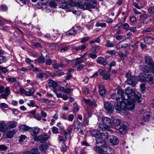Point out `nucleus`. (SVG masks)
<instances>
[{
    "instance_id": "1",
    "label": "nucleus",
    "mask_w": 154,
    "mask_h": 154,
    "mask_svg": "<svg viewBox=\"0 0 154 154\" xmlns=\"http://www.w3.org/2000/svg\"><path fill=\"white\" fill-rule=\"evenodd\" d=\"M103 129L101 131V134L100 135V137L96 139L95 144L96 145L99 144L98 146H101L103 148H106L107 149L108 147V145L105 140L106 139H109L108 132L111 133L112 131L110 129Z\"/></svg>"
},
{
    "instance_id": "2",
    "label": "nucleus",
    "mask_w": 154,
    "mask_h": 154,
    "mask_svg": "<svg viewBox=\"0 0 154 154\" xmlns=\"http://www.w3.org/2000/svg\"><path fill=\"white\" fill-rule=\"evenodd\" d=\"M135 99H129L127 100H123L121 103H119V107L117 108L118 110H133L135 106L134 103Z\"/></svg>"
},
{
    "instance_id": "3",
    "label": "nucleus",
    "mask_w": 154,
    "mask_h": 154,
    "mask_svg": "<svg viewBox=\"0 0 154 154\" xmlns=\"http://www.w3.org/2000/svg\"><path fill=\"white\" fill-rule=\"evenodd\" d=\"M122 98L123 100H127L129 99L134 98V97L137 98L138 102H140L141 94L140 93H138V95H137L133 92L131 87H128L125 89V92L124 93L123 91V93L122 94Z\"/></svg>"
},
{
    "instance_id": "4",
    "label": "nucleus",
    "mask_w": 154,
    "mask_h": 154,
    "mask_svg": "<svg viewBox=\"0 0 154 154\" xmlns=\"http://www.w3.org/2000/svg\"><path fill=\"white\" fill-rule=\"evenodd\" d=\"M139 80L141 82H147L150 84H153L154 78L153 76L150 74H140L138 75Z\"/></svg>"
},
{
    "instance_id": "5",
    "label": "nucleus",
    "mask_w": 154,
    "mask_h": 154,
    "mask_svg": "<svg viewBox=\"0 0 154 154\" xmlns=\"http://www.w3.org/2000/svg\"><path fill=\"white\" fill-rule=\"evenodd\" d=\"M68 5L71 7H73L75 8L74 9H73L72 11V12L78 16L80 15L79 11L77 6H78L79 8H82V3L79 1H76L73 2L72 0H70L69 1Z\"/></svg>"
},
{
    "instance_id": "6",
    "label": "nucleus",
    "mask_w": 154,
    "mask_h": 154,
    "mask_svg": "<svg viewBox=\"0 0 154 154\" xmlns=\"http://www.w3.org/2000/svg\"><path fill=\"white\" fill-rule=\"evenodd\" d=\"M123 93V90L121 89H119L117 90V93H115L111 94V98L114 100H116L117 105L116 106V109L117 110V108L119 107L120 104L119 103H121L122 100H123L122 98V94Z\"/></svg>"
},
{
    "instance_id": "7",
    "label": "nucleus",
    "mask_w": 154,
    "mask_h": 154,
    "mask_svg": "<svg viewBox=\"0 0 154 154\" xmlns=\"http://www.w3.org/2000/svg\"><path fill=\"white\" fill-rule=\"evenodd\" d=\"M102 120L103 122L100 123L99 124V127L100 129L101 130L110 129L109 128L112 126L110 119L109 118L105 117L102 119Z\"/></svg>"
},
{
    "instance_id": "8",
    "label": "nucleus",
    "mask_w": 154,
    "mask_h": 154,
    "mask_svg": "<svg viewBox=\"0 0 154 154\" xmlns=\"http://www.w3.org/2000/svg\"><path fill=\"white\" fill-rule=\"evenodd\" d=\"M89 2V3L85 2L83 5H82V8L84 10L89 9L90 8H94L96 6L97 4L95 0H91Z\"/></svg>"
},
{
    "instance_id": "9",
    "label": "nucleus",
    "mask_w": 154,
    "mask_h": 154,
    "mask_svg": "<svg viewBox=\"0 0 154 154\" xmlns=\"http://www.w3.org/2000/svg\"><path fill=\"white\" fill-rule=\"evenodd\" d=\"M19 91L20 94H24L26 96H31L35 92V89L33 88L30 89L29 91H26L24 88H21L20 89Z\"/></svg>"
},
{
    "instance_id": "10",
    "label": "nucleus",
    "mask_w": 154,
    "mask_h": 154,
    "mask_svg": "<svg viewBox=\"0 0 154 154\" xmlns=\"http://www.w3.org/2000/svg\"><path fill=\"white\" fill-rule=\"evenodd\" d=\"M49 136L45 134H42L39 136H36L34 137L33 139L35 141H39L41 143H43L46 141L49 138Z\"/></svg>"
},
{
    "instance_id": "11",
    "label": "nucleus",
    "mask_w": 154,
    "mask_h": 154,
    "mask_svg": "<svg viewBox=\"0 0 154 154\" xmlns=\"http://www.w3.org/2000/svg\"><path fill=\"white\" fill-rule=\"evenodd\" d=\"M97 62L103 66H106L108 64L109 61L108 58H105L104 57L100 56L96 60Z\"/></svg>"
},
{
    "instance_id": "12",
    "label": "nucleus",
    "mask_w": 154,
    "mask_h": 154,
    "mask_svg": "<svg viewBox=\"0 0 154 154\" xmlns=\"http://www.w3.org/2000/svg\"><path fill=\"white\" fill-rule=\"evenodd\" d=\"M137 78L135 76L130 77L127 79L126 82L127 84L133 86H134L137 82Z\"/></svg>"
},
{
    "instance_id": "13",
    "label": "nucleus",
    "mask_w": 154,
    "mask_h": 154,
    "mask_svg": "<svg viewBox=\"0 0 154 154\" xmlns=\"http://www.w3.org/2000/svg\"><path fill=\"white\" fill-rule=\"evenodd\" d=\"M110 138L109 142L113 145H117L119 143L117 137L113 135H110L109 136Z\"/></svg>"
},
{
    "instance_id": "14",
    "label": "nucleus",
    "mask_w": 154,
    "mask_h": 154,
    "mask_svg": "<svg viewBox=\"0 0 154 154\" xmlns=\"http://www.w3.org/2000/svg\"><path fill=\"white\" fill-rule=\"evenodd\" d=\"M104 108L109 113H111L113 111V106L108 102H106L104 103Z\"/></svg>"
},
{
    "instance_id": "15",
    "label": "nucleus",
    "mask_w": 154,
    "mask_h": 154,
    "mask_svg": "<svg viewBox=\"0 0 154 154\" xmlns=\"http://www.w3.org/2000/svg\"><path fill=\"white\" fill-rule=\"evenodd\" d=\"M149 112H145L144 115L142 118V120L143 122H147L149 121L151 115Z\"/></svg>"
},
{
    "instance_id": "16",
    "label": "nucleus",
    "mask_w": 154,
    "mask_h": 154,
    "mask_svg": "<svg viewBox=\"0 0 154 154\" xmlns=\"http://www.w3.org/2000/svg\"><path fill=\"white\" fill-rule=\"evenodd\" d=\"M145 61L146 63L149 65L150 67H152V65L154 63L153 60L149 56H146L145 57Z\"/></svg>"
},
{
    "instance_id": "17",
    "label": "nucleus",
    "mask_w": 154,
    "mask_h": 154,
    "mask_svg": "<svg viewBox=\"0 0 154 154\" xmlns=\"http://www.w3.org/2000/svg\"><path fill=\"white\" fill-rule=\"evenodd\" d=\"M19 130L20 131H32V128L24 124H23L19 127Z\"/></svg>"
},
{
    "instance_id": "18",
    "label": "nucleus",
    "mask_w": 154,
    "mask_h": 154,
    "mask_svg": "<svg viewBox=\"0 0 154 154\" xmlns=\"http://www.w3.org/2000/svg\"><path fill=\"white\" fill-rule=\"evenodd\" d=\"M23 154H40V152L37 148H35L32 149L30 151H25Z\"/></svg>"
},
{
    "instance_id": "19",
    "label": "nucleus",
    "mask_w": 154,
    "mask_h": 154,
    "mask_svg": "<svg viewBox=\"0 0 154 154\" xmlns=\"http://www.w3.org/2000/svg\"><path fill=\"white\" fill-rule=\"evenodd\" d=\"M126 126L123 124H122L121 126H120L119 128L117 129L120 133L122 134H124L126 133Z\"/></svg>"
},
{
    "instance_id": "20",
    "label": "nucleus",
    "mask_w": 154,
    "mask_h": 154,
    "mask_svg": "<svg viewBox=\"0 0 154 154\" xmlns=\"http://www.w3.org/2000/svg\"><path fill=\"white\" fill-rule=\"evenodd\" d=\"M144 40L146 44L154 43V38L151 36L146 37L144 38Z\"/></svg>"
},
{
    "instance_id": "21",
    "label": "nucleus",
    "mask_w": 154,
    "mask_h": 154,
    "mask_svg": "<svg viewBox=\"0 0 154 154\" xmlns=\"http://www.w3.org/2000/svg\"><path fill=\"white\" fill-rule=\"evenodd\" d=\"M99 91L100 94L101 96H103L105 94H107V92L104 86L102 85H100L99 86Z\"/></svg>"
},
{
    "instance_id": "22",
    "label": "nucleus",
    "mask_w": 154,
    "mask_h": 154,
    "mask_svg": "<svg viewBox=\"0 0 154 154\" xmlns=\"http://www.w3.org/2000/svg\"><path fill=\"white\" fill-rule=\"evenodd\" d=\"M91 133L94 137H96L97 139V137H100L101 132V131H99L97 130H94L91 131Z\"/></svg>"
},
{
    "instance_id": "23",
    "label": "nucleus",
    "mask_w": 154,
    "mask_h": 154,
    "mask_svg": "<svg viewBox=\"0 0 154 154\" xmlns=\"http://www.w3.org/2000/svg\"><path fill=\"white\" fill-rule=\"evenodd\" d=\"M113 123L116 129L119 128V127L120 126H121L122 124H123L121 120L118 119H114L113 120Z\"/></svg>"
},
{
    "instance_id": "24",
    "label": "nucleus",
    "mask_w": 154,
    "mask_h": 154,
    "mask_svg": "<svg viewBox=\"0 0 154 154\" xmlns=\"http://www.w3.org/2000/svg\"><path fill=\"white\" fill-rule=\"evenodd\" d=\"M99 144H98L97 145H96V146L95 147V149L96 151L99 154H103L104 152H106V148H103L104 149L99 147L100 146H98Z\"/></svg>"
},
{
    "instance_id": "25",
    "label": "nucleus",
    "mask_w": 154,
    "mask_h": 154,
    "mask_svg": "<svg viewBox=\"0 0 154 154\" xmlns=\"http://www.w3.org/2000/svg\"><path fill=\"white\" fill-rule=\"evenodd\" d=\"M40 130V129L37 127L33 129H32V131L30 132H31V134L32 136L34 137L37 136V135L38 133Z\"/></svg>"
},
{
    "instance_id": "26",
    "label": "nucleus",
    "mask_w": 154,
    "mask_h": 154,
    "mask_svg": "<svg viewBox=\"0 0 154 154\" xmlns=\"http://www.w3.org/2000/svg\"><path fill=\"white\" fill-rule=\"evenodd\" d=\"M7 125L4 121L0 122V131H4L6 129Z\"/></svg>"
},
{
    "instance_id": "27",
    "label": "nucleus",
    "mask_w": 154,
    "mask_h": 154,
    "mask_svg": "<svg viewBox=\"0 0 154 154\" xmlns=\"http://www.w3.org/2000/svg\"><path fill=\"white\" fill-rule=\"evenodd\" d=\"M48 84L49 87H52L55 88L58 85L57 82L52 80H50L48 82Z\"/></svg>"
},
{
    "instance_id": "28",
    "label": "nucleus",
    "mask_w": 154,
    "mask_h": 154,
    "mask_svg": "<svg viewBox=\"0 0 154 154\" xmlns=\"http://www.w3.org/2000/svg\"><path fill=\"white\" fill-rule=\"evenodd\" d=\"M17 123L15 121H10L7 123V125L9 128H15L17 125Z\"/></svg>"
},
{
    "instance_id": "29",
    "label": "nucleus",
    "mask_w": 154,
    "mask_h": 154,
    "mask_svg": "<svg viewBox=\"0 0 154 154\" xmlns=\"http://www.w3.org/2000/svg\"><path fill=\"white\" fill-rule=\"evenodd\" d=\"M100 49V47L98 46L93 45L91 48V50L93 53H96L99 51Z\"/></svg>"
},
{
    "instance_id": "30",
    "label": "nucleus",
    "mask_w": 154,
    "mask_h": 154,
    "mask_svg": "<svg viewBox=\"0 0 154 154\" xmlns=\"http://www.w3.org/2000/svg\"><path fill=\"white\" fill-rule=\"evenodd\" d=\"M76 33L77 32L75 30H74L73 29H72L69 30L66 32V35H73L74 36L75 35Z\"/></svg>"
},
{
    "instance_id": "31",
    "label": "nucleus",
    "mask_w": 154,
    "mask_h": 154,
    "mask_svg": "<svg viewBox=\"0 0 154 154\" xmlns=\"http://www.w3.org/2000/svg\"><path fill=\"white\" fill-rule=\"evenodd\" d=\"M86 48L85 45H83L80 46H75L74 47V49L77 51L84 50Z\"/></svg>"
},
{
    "instance_id": "32",
    "label": "nucleus",
    "mask_w": 154,
    "mask_h": 154,
    "mask_svg": "<svg viewBox=\"0 0 154 154\" xmlns=\"http://www.w3.org/2000/svg\"><path fill=\"white\" fill-rule=\"evenodd\" d=\"M15 132V130H9L7 134V137L8 138H11Z\"/></svg>"
},
{
    "instance_id": "33",
    "label": "nucleus",
    "mask_w": 154,
    "mask_h": 154,
    "mask_svg": "<svg viewBox=\"0 0 154 154\" xmlns=\"http://www.w3.org/2000/svg\"><path fill=\"white\" fill-rule=\"evenodd\" d=\"M116 65V62L115 60H112L110 62L109 64V67L108 70V72H111L112 69L111 67L112 66H115Z\"/></svg>"
},
{
    "instance_id": "34",
    "label": "nucleus",
    "mask_w": 154,
    "mask_h": 154,
    "mask_svg": "<svg viewBox=\"0 0 154 154\" xmlns=\"http://www.w3.org/2000/svg\"><path fill=\"white\" fill-rule=\"evenodd\" d=\"M73 105L74 108L73 111V113L77 112L79 110V107L77 106V103L76 102H75L74 103Z\"/></svg>"
},
{
    "instance_id": "35",
    "label": "nucleus",
    "mask_w": 154,
    "mask_h": 154,
    "mask_svg": "<svg viewBox=\"0 0 154 154\" xmlns=\"http://www.w3.org/2000/svg\"><path fill=\"white\" fill-rule=\"evenodd\" d=\"M91 90V87L84 88H83V91L84 93L86 94H88Z\"/></svg>"
},
{
    "instance_id": "36",
    "label": "nucleus",
    "mask_w": 154,
    "mask_h": 154,
    "mask_svg": "<svg viewBox=\"0 0 154 154\" xmlns=\"http://www.w3.org/2000/svg\"><path fill=\"white\" fill-rule=\"evenodd\" d=\"M105 45L107 47H112L114 46L113 44L109 40L107 41L106 43L105 44Z\"/></svg>"
},
{
    "instance_id": "37",
    "label": "nucleus",
    "mask_w": 154,
    "mask_h": 154,
    "mask_svg": "<svg viewBox=\"0 0 154 154\" xmlns=\"http://www.w3.org/2000/svg\"><path fill=\"white\" fill-rule=\"evenodd\" d=\"M148 11L149 14H154V6H152L148 8Z\"/></svg>"
},
{
    "instance_id": "38",
    "label": "nucleus",
    "mask_w": 154,
    "mask_h": 154,
    "mask_svg": "<svg viewBox=\"0 0 154 154\" xmlns=\"http://www.w3.org/2000/svg\"><path fill=\"white\" fill-rule=\"evenodd\" d=\"M63 144L61 147L60 150L62 152H66L67 151V147L65 144V141H64L63 142Z\"/></svg>"
},
{
    "instance_id": "39",
    "label": "nucleus",
    "mask_w": 154,
    "mask_h": 154,
    "mask_svg": "<svg viewBox=\"0 0 154 154\" xmlns=\"http://www.w3.org/2000/svg\"><path fill=\"white\" fill-rule=\"evenodd\" d=\"M122 23L121 22H119V23H117L116 26H115L113 28L114 30H116L118 29L122 26Z\"/></svg>"
},
{
    "instance_id": "40",
    "label": "nucleus",
    "mask_w": 154,
    "mask_h": 154,
    "mask_svg": "<svg viewBox=\"0 0 154 154\" xmlns=\"http://www.w3.org/2000/svg\"><path fill=\"white\" fill-rule=\"evenodd\" d=\"M96 26L97 27L101 26L103 27V26H106V24L105 23H100V22H97L96 24Z\"/></svg>"
},
{
    "instance_id": "41",
    "label": "nucleus",
    "mask_w": 154,
    "mask_h": 154,
    "mask_svg": "<svg viewBox=\"0 0 154 154\" xmlns=\"http://www.w3.org/2000/svg\"><path fill=\"white\" fill-rule=\"evenodd\" d=\"M47 145L46 144L41 145L39 147V149L40 150L44 151L47 149Z\"/></svg>"
},
{
    "instance_id": "42",
    "label": "nucleus",
    "mask_w": 154,
    "mask_h": 154,
    "mask_svg": "<svg viewBox=\"0 0 154 154\" xmlns=\"http://www.w3.org/2000/svg\"><path fill=\"white\" fill-rule=\"evenodd\" d=\"M144 13L143 14H141L140 16V19L143 18L146 19L148 18V15L145 11H144Z\"/></svg>"
},
{
    "instance_id": "43",
    "label": "nucleus",
    "mask_w": 154,
    "mask_h": 154,
    "mask_svg": "<svg viewBox=\"0 0 154 154\" xmlns=\"http://www.w3.org/2000/svg\"><path fill=\"white\" fill-rule=\"evenodd\" d=\"M64 136L66 140H69L70 138V136L69 133H68L66 131L64 132Z\"/></svg>"
},
{
    "instance_id": "44",
    "label": "nucleus",
    "mask_w": 154,
    "mask_h": 154,
    "mask_svg": "<svg viewBox=\"0 0 154 154\" xmlns=\"http://www.w3.org/2000/svg\"><path fill=\"white\" fill-rule=\"evenodd\" d=\"M68 7L67 3L66 2H63L60 5V7L63 9H67Z\"/></svg>"
},
{
    "instance_id": "45",
    "label": "nucleus",
    "mask_w": 154,
    "mask_h": 154,
    "mask_svg": "<svg viewBox=\"0 0 154 154\" xmlns=\"http://www.w3.org/2000/svg\"><path fill=\"white\" fill-rule=\"evenodd\" d=\"M89 37H88L83 38H81V40L80 41V42L81 43H85L89 40Z\"/></svg>"
},
{
    "instance_id": "46",
    "label": "nucleus",
    "mask_w": 154,
    "mask_h": 154,
    "mask_svg": "<svg viewBox=\"0 0 154 154\" xmlns=\"http://www.w3.org/2000/svg\"><path fill=\"white\" fill-rule=\"evenodd\" d=\"M84 101L89 106H91L92 105V102L89 99H84Z\"/></svg>"
},
{
    "instance_id": "47",
    "label": "nucleus",
    "mask_w": 154,
    "mask_h": 154,
    "mask_svg": "<svg viewBox=\"0 0 154 154\" xmlns=\"http://www.w3.org/2000/svg\"><path fill=\"white\" fill-rule=\"evenodd\" d=\"M7 147L4 145H0V152L1 153H3L1 152L2 151L6 150L7 149Z\"/></svg>"
},
{
    "instance_id": "48",
    "label": "nucleus",
    "mask_w": 154,
    "mask_h": 154,
    "mask_svg": "<svg viewBox=\"0 0 154 154\" xmlns=\"http://www.w3.org/2000/svg\"><path fill=\"white\" fill-rule=\"evenodd\" d=\"M7 81H8L9 82H15L16 81H17V79L15 78L14 77H11L9 78L6 79Z\"/></svg>"
},
{
    "instance_id": "49",
    "label": "nucleus",
    "mask_w": 154,
    "mask_h": 154,
    "mask_svg": "<svg viewBox=\"0 0 154 154\" xmlns=\"http://www.w3.org/2000/svg\"><path fill=\"white\" fill-rule=\"evenodd\" d=\"M139 43V42L137 41L136 43H134L131 45V47L134 48V50L137 49L138 47V45L137 44Z\"/></svg>"
},
{
    "instance_id": "50",
    "label": "nucleus",
    "mask_w": 154,
    "mask_h": 154,
    "mask_svg": "<svg viewBox=\"0 0 154 154\" xmlns=\"http://www.w3.org/2000/svg\"><path fill=\"white\" fill-rule=\"evenodd\" d=\"M145 85L143 84H142L140 85V88L141 92L142 93H143L145 91Z\"/></svg>"
},
{
    "instance_id": "51",
    "label": "nucleus",
    "mask_w": 154,
    "mask_h": 154,
    "mask_svg": "<svg viewBox=\"0 0 154 154\" xmlns=\"http://www.w3.org/2000/svg\"><path fill=\"white\" fill-rule=\"evenodd\" d=\"M88 56L92 59H95L97 58V55L96 54L90 53L88 54Z\"/></svg>"
},
{
    "instance_id": "52",
    "label": "nucleus",
    "mask_w": 154,
    "mask_h": 154,
    "mask_svg": "<svg viewBox=\"0 0 154 154\" xmlns=\"http://www.w3.org/2000/svg\"><path fill=\"white\" fill-rule=\"evenodd\" d=\"M49 5L50 7L55 8L56 6V4L55 2L53 1H51L49 3Z\"/></svg>"
},
{
    "instance_id": "53",
    "label": "nucleus",
    "mask_w": 154,
    "mask_h": 154,
    "mask_svg": "<svg viewBox=\"0 0 154 154\" xmlns=\"http://www.w3.org/2000/svg\"><path fill=\"white\" fill-rule=\"evenodd\" d=\"M19 33H20V34L23 33L22 31L19 29L18 30V31L14 32V34L15 37H17L19 36Z\"/></svg>"
},
{
    "instance_id": "54",
    "label": "nucleus",
    "mask_w": 154,
    "mask_h": 154,
    "mask_svg": "<svg viewBox=\"0 0 154 154\" xmlns=\"http://www.w3.org/2000/svg\"><path fill=\"white\" fill-rule=\"evenodd\" d=\"M61 118L63 120H67L68 119V115L65 114L63 113L60 116Z\"/></svg>"
},
{
    "instance_id": "55",
    "label": "nucleus",
    "mask_w": 154,
    "mask_h": 154,
    "mask_svg": "<svg viewBox=\"0 0 154 154\" xmlns=\"http://www.w3.org/2000/svg\"><path fill=\"white\" fill-rule=\"evenodd\" d=\"M68 118L67 120L69 122H72L74 119V115L73 114H71L69 115Z\"/></svg>"
},
{
    "instance_id": "56",
    "label": "nucleus",
    "mask_w": 154,
    "mask_h": 154,
    "mask_svg": "<svg viewBox=\"0 0 154 154\" xmlns=\"http://www.w3.org/2000/svg\"><path fill=\"white\" fill-rule=\"evenodd\" d=\"M5 94L9 95L10 94V88L8 87H6L4 89Z\"/></svg>"
},
{
    "instance_id": "57",
    "label": "nucleus",
    "mask_w": 154,
    "mask_h": 154,
    "mask_svg": "<svg viewBox=\"0 0 154 154\" xmlns=\"http://www.w3.org/2000/svg\"><path fill=\"white\" fill-rule=\"evenodd\" d=\"M6 61L5 57L2 56H0V64L3 63Z\"/></svg>"
},
{
    "instance_id": "58",
    "label": "nucleus",
    "mask_w": 154,
    "mask_h": 154,
    "mask_svg": "<svg viewBox=\"0 0 154 154\" xmlns=\"http://www.w3.org/2000/svg\"><path fill=\"white\" fill-rule=\"evenodd\" d=\"M45 75V73H38L37 75V77H38L40 79H41V80L44 77Z\"/></svg>"
},
{
    "instance_id": "59",
    "label": "nucleus",
    "mask_w": 154,
    "mask_h": 154,
    "mask_svg": "<svg viewBox=\"0 0 154 154\" xmlns=\"http://www.w3.org/2000/svg\"><path fill=\"white\" fill-rule=\"evenodd\" d=\"M68 49L69 48L68 47H65L62 48L60 50V51L62 53L66 52L67 51Z\"/></svg>"
},
{
    "instance_id": "60",
    "label": "nucleus",
    "mask_w": 154,
    "mask_h": 154,
    "mask_svg": "<svg viewBox=\"0 0 154 154\" xmlns=\"http://www.w3.org/2000/svg\"><path fill=\"white\" fill-rule=\"evenodd\" d=\"M58 130L57 128L54 126L52 128V131L54 134H57L58 132Z\"/></svg>"
},
{
    "instance_id": "61",
    "label": "nucleus",
    "mask_w": 154,
    "mask_h": 154,
    "mask_svg": "<svg viewBox=\"0 0 154 154\" xmlns=\"http://www.w3.org/2000/svg\"><path fill=\"white\" fill-rule=\"evenodd\" d=\"M57 126L59 128V130L60 131L63 130L64 129V127L59 122L57 124Z\"/></svg>"
},
{
    "instance_id": "62",
    "label": "nucleus",
    "mask_w": 154,
    "mask_h": 154,
    "mask_svg": "<svg viewBox=\"0 0 154 154\" xmlns=\"http://www.w3.org/2000/svg\"><path fill=\"white\" fill-rule=\"evenodd\" d=\"M52 63V61L50 58L47 59L46 60V64L50 65Z\"/></svg>"
},
{
    "instance_id": "63",
    "label": "nucleus",
    "mask_w": 154,
    "mask_h": 154,
    "mask_svg": "<svg viewBox=\"0 0 154 154\" xmlns=\"http://www.w3.org/2000/svg\"><path fill=\"white\" fill-rule=\"evenodd\" d=\"M1 9L3 11H6L8 9V8L6 5H2L1 6Z\"/></svg>"
},
{
    "instance_id": "64",
    "label": "nucleus",
    "mask_w": 154,
    "mask_h": 154,
    "mask_svg": "<svg viewBox=\"0 0 154 154\" xmlns=\"http://www.w3.org/2000/svg\"><path fill=\"white\" fill-rule=\"evenodd\" d=\"M27 104L28 106L30 107H34L35 106V103L33 100H30Z\"/></svg>"
}]
</instances>
